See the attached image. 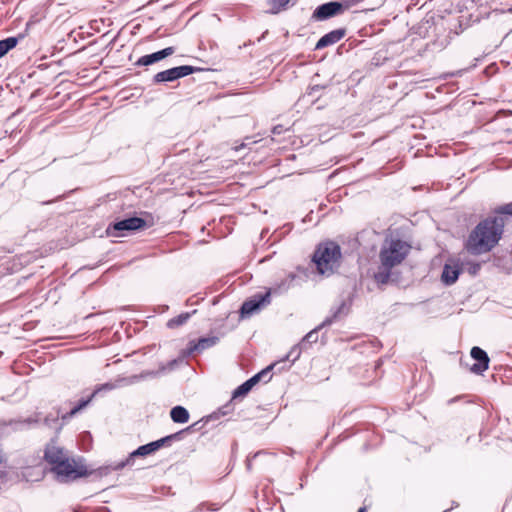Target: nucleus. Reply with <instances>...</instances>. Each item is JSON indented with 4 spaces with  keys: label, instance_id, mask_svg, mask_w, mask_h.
Returning a JSON list of instances; mask_svg holds the SVG:
<instances>
[{
    "label": "nucleus",
    "instance_id": "f257e3e1",
    "mask_svg": "<svg viewBox=\"0 0 512 512\" xmlns=\"http://www.w3.org/2000/svg\"><path fill=\"white\" fill-rule=\"evenodd\" d=\"M503 215L512 216V202L496 208L494 215L484 218L472 229L464 244L470 254H485L498 245L504 234L505 218Z\"/></svg>",
    "mask_w": 512,
    "mask_h": 512
},
{
    "label": "nucleus",
    "instance_id": "f03ea898",
    "mask_svg": "<svg viewBox=\"0 0 512 512\" xmlns=\"http://www.w3.org/2000/svg\"><path fill=\"white\" fill-rule=\"evenodd\" d=\"M44 460L51 466V471L62 482L74 481L92 473L85 465L83 458H72L62 447L54 442L47 444Z\"/></svg>",
    "mask_w": 512,
    "mask_h": 512
},
{
    "label": "nucleus",
    "instance_id": "7ed1b4c3",
    "mask_svg": "<svg viewBox=\"0 0 512 512\" xmlns=\"http://www.w3.org/2000/svg\"><path fill=\"white\" fill-rule=\"evenodd\" d=\"M341 257L340 246L334 241H326L317 245L312 261L319 274L330 276L340 267Z\"/></svg>",
    "mask_w": 512,
    "mask_h": 512
},
{
    "label": "nucleus",
    "instance_id": "20e7f679",
    "mask_svg": "<svg viewBox=\"0 0 512 512\" xmlns=\"http://www.w3.org/2000/svg\"><path fill=\"white\" fill-rule=\"evenodd\" d=\"M411 246L400 239H391L382 246L379 257L382 266L395 267L402 263L410 252Z\"/></svg>",
    "mask_w": 512,
    "mask_h": 512
},
{
    "label": "nucleus",
    "instance_id": "39448f33",
    "mask_svg": "<svg viewBox=\"0 0 512 512\" xmlns=\"http://www.w3.org/2000/svg\"><path fill=\"white\" fill-rule=\"evenodd\" d=\"M146 226V221L141 217H130L119 220L107 227V234L113 237L125 236L128 232L140 230Z\"/></svg>",
    "mask_w": 512,
    "mask_h": 512
},
{
    "label": "nucleus",
    "instance_id": "423d86ee",
    "mask_svg": "<svg viewBox=\"0 0 512 512\" xmlns=\"http://www.w3.org/2000/svg\"><path fill=\"white\" fill-rule=\"evenodd\" d=\"M350 7L347 1H331L319 5L312 13L313 21H325L332 17L343 14Z\"/></svg>",
    "mask_w": 512,
    "mask_h": 512
},
{
    "label": "nucleus",
    "instance_id": "0eeeda50",
    "mask_svg": "<svg viewBox=\"0 0 512 512\" xmlns=\"http://www.w3.org/2000/svg\"><path fill=\"white\" fill-rule=\"evenodd\" d=\"M198 70H200V69L197 67H194V66H190V65H182V66L173 67V68L156 73L153 77V82L154 83L173 82L182 77H186Z\"/></svg>",
    "mask_w": 512,
    "mask_h": 512
},
{
    "label": "nucleus",
    "instance_id": "6e6552de",
    "mask_svg": "<svg viewBox=\"0 0 512 512\" xmlns=\"http://www.w3.org/2000/svg\"><path fill=\"white\" fill-rule=\"evenodd\" d=\"M271 291H267L264 294H256L251 299L245 301L240 309L242 316H250L254 312L258 311L261 307L270 303Z\"/></svg>",
    "mask_w": 512,
    "mask_h": 512
},
{
    "label": "nucleus",
    "instance_id": "1a4fd4ad",
    "mask_svg": "<svg viewBox=\"0 0 512 512\" xmlns=\"http://www.w3.org/2000/svg\"><path fill=\"white\" fill-rule=\"evenodd\" d=\"M470 355L475 363L470 367V371L477 375H482L489 367V356L482 348L475 346L471 349Z\"/></svg>",
    "mask_w": 512,
    "mask_h": 512
},
{
    "label": "nucleus",
    "instance_id": "9d476101",
    "mask_svg": "<svg viewBox=\"0 0 512 512\" xmlns=\"http://www.w3.org/2000/svg\"><path fill=\"white\" fill-rule=\"evenodd\" d=\"M157 450H158V447H157L155 441L150 442L145 445H142V446L138 447L135 451L130 453L129 456L126 458V460L118 462L114 466V470H120L126 466H131L133 464L134 458L136 456H146V455H149Z\"/></svg>",
    "mask_w": 512,
    "mask_h": 512
},
{
    "label": "nucleus",
    "instance_id": "9b49d317",
    "mask_svg": "<svg viewBox=\"0 0 512 512\" xmlns=\"http://www.w3.org/2000/svg\"><path fill=\"white\" fill-rule=\"evenodd\" d=\"M347 33L346 28H338L323 35L316 43L315 50H321L325 47L332 46L342 40Z\"/></svg>",
    "mask_w": 512,
    "mask_h": 512
},
{
    "label": "nucleus",
    "instance_id": "f8f14e48",
    "mask_svg": "<svg viewBox=\"0 0 512 512\" xmlns=\"http://www.w3.org/2000/svg\"><path fill=\"white\" fill-rule=\"evenodd\" d=\"M175 52V48L170 46L166 47L160 51L154 52L152 54H147L142 57H140L135 65L136 66H149L152 65L158 61L163 60L164 58L172 55Z\"/></svg>",
    "mask_w": 512,
    "mask_h": 512
},
{
    "label": "nucleus",
    "instance_id": "ddd939ff",
    "mask_svg": "<svg viewBox=\"0 0 512 512\" xmlns=\"http://www.w3.org/2000/svg\"><path fill=\"white\" fill-rule=\"evenodd\" d=\"M219 341L217 336L201 337L197 341H190L188 343V354L202 353L206 349L215 346Z\"/></svg>",
    "mask_w": 512,
    "mask_h": 512
},
{
    "label": "nucleus",
    "instance_id": "4468645a",
    "mask_svg": "<svg viewBox=\"0 0 512 512\" xmlns=\"http://www.w3.org/2000/svg\"><path fill=\"white\" fill-rule=\"evenodd\" d=\"M345 304L342 303L330 317H327L319 326H317L315 329L311 330L309 333L305 335L303 338V342L308 343H315L318 340V331L322 329L325 326L331 325L340 315L342 312V309L344 308Z\"/></svg>",
    "mask_w": 512,
    "mask_h": 512
},
{
    "label": "nucleus",
    "instance_id": "2eb2a0df",
    "mask_svg": "<svg viewBox=\"0 0 512 512\" xmlns=\"http://www.w3.org/2000/svg\"><path fill=\"white\" fill-rule=\"evenodd\" d=\"M198 423H193L192 425L186 427L185 429H182L176 433H173V434H170L168 436H165L161 439H158L155 441L158 449H160L161 447L165 446V445H170V443L172 441H180L183 439V436L184 434L186 433H189V432H193L196 430V426H197Z\"/></svg>",
    "mask_w": 512,
    "mask_h": 512
},
{
    "label": "nucleus",
    "instance_id": "dca6fc26",
    "mask_svg": "<svg viewBox=\"0 0 512 512\" xmlns=\"http://www.w3.org/2000/svg\"><path fill=\"white\" fill-rule=\"evenodd\" d=\"M460 273L461 269L458 264H445L443 267L441 280L445 285L450 286L458 280Z\"/></svg>",
    "mask_w": 512,
    "mask_h": 512
},
{
    "label": "nucleus",
    "instance_id": "f3484780",
    "mask_svg": "<svg viewBox=\"0 0 512 512\" xmlns=\"http://www.w3.org/2000/svg\"><path fill=\"white\" fill-rule=\"evenodd\" d=\"M170 417L173 422L184 424L189 421L190 415L185 407L178 405L171 409Z\"/></svg>",
    "mask_w": 512,
    "mask_h": 512
},
{
    "label": "nucleus",
    "instance_id": "a211bd4d",
    "mask_svg": "<svg viewBox=\"0 0 512 512\" xmlns=\"http://www.w3.org/2000/svg\"><path fill=\"white\" fill-rule=\"evenodd\" d=\"M190 317H191V313H189V312L181 313L180 315L169 319L167 322V327L170 329L178 328V327L182 326L183 324H185Z\"/></svg>",
    "mask_w": 512,
    "mask_h": 512
},
{
    "label": "nucleus",
    "instance_id": "6ab92c4d",
    "mask_svg": "<svg viewBox=\"0 0 512 512\" xmlns=\"http://www.w3.org/2000/svg\"><path fill=\"white\" fill-rule=\"evenodd\" d=\"M17 44V37H8L6 39L0 40V58L8 53L11 49H13Z\"/></svg>",
    "mask_w": 512,
    "mask_h": 512
},
{
    "label": "nucleus",
    "instance_id": "aec40b11",
    "mask_svg": "<svg viewBox=\"0 0 512 512\" xmlns=\"http://www.w3.org/2000/svg\"><path fill=\"white\" fill-rule=\"evenodd\" d=\"M393 267H386V266H380L379 271L375 273V280L377 283L385 284L388 282L390 276H391V269Z\"/></svg>",
    "mask_w": 512,
    "mask_h": 512
},
{
    "label": "nucleus",
    "instance_id": "412c9836",
    "mask_svg": "<svg viewBox=\"0 0 512 512\" xmlns=\"http://www.w3.org/2000/svg\"><path fill=\"white\" fill-rule=\"evenodd\" d=\"M93 398L94 397H91L90 395L87 399H81L75 407H73L66 415L63 416V419L76 415L80 410L85 408Z\"/></svg>",
    "mask_w": 512,
    "mask_h": 512
},
{
    "label": "nucleus",
    "instance_id": "4be33fe9",
    "mask_svg": "<svg viewBox=\"0 0 512 512\" xmlns=\"http://www.w3.org/2000/svg\"><path fill=\"white\" fill-rule=\"evenodd\" d=\"M119 385L115 384V383H111V382H107V383H104V384H101V385H98L93 393L91 394V397H95L97 394L101 393V392H108V391H112L114 390L116 387H118Z\"/></svg>",
    "mask_w": 512,
    "mask_h": 512
},
{
    "label": "nucleus",
    "instance_id": "5701e85b",
    "mask_svg": "<svg viewBox=\"0 0 512 512\" xmlns=\"http://www.w3.org/2000/svg\"><path fill=\"white\" fill-rule=\"evenodd\" d=\"M289 0H269L271 5L270 12L273 14L279 13L288 4Z\"/></svg>",
    "mask_w": 512,
    "mask_h": 512
},
{
    "label": "nucleus",
    "instance_id": "b1692460",
    "mask_svg": "<svg viewBox=\"0 0 512 512\" xmlns=\"http://www.w3.org/2000/svg\"><path fill=\"white\" fill-rule=\"evenodd\" d=\"M301 355V345H295L293 346L288 354L285 357L284 361H290L291 364L294 363Z\"/></svg>",
    "mask_w": 512,
    "mask_h": 512
},
{
    "label": "nucleus",
    "instance_id": "393cba45",
    "mask_svg": "<svg viewBox=\"0 0 512 512\" xmlns=\"http://www.w3.org/2000/svg\"><path fill=\"white\" fill-rule=\"evenodd\" d=\"M278 364H279V362L272 363L269 366H267L266 368H264L262 371H260L259 373L252 376L251 378L253 379L254 384L256 385L259 381H261L263 379V374H269L270 371L273 370Z\"/></svg>",
    "mask_w": 512,
    "mask_h": 512
},
{
    "label": "nucleus",
    "instance_id": "a878e982",
    "mask_svg": "<svg viewBox=\"0 0 512 512\" xmlns=\"http://www.w3.org/2000/svg\"><path fill=\"white\" fill-rule=\"evenodd\" d=\"M296 278L295 274L293 273H290L279 285L277 288L274 289V291H279V292H282V291H286L289 287H290V284L294 281V279Z\"/></svg>",
    "mask_w": 512,
    "mask_h": 512
},
{
    "label": "nucleus",
    "instance_id": "bb28decb",
    "mask_svg": "<svg viewBox=\"0 0 512 512\" xmlns=\"http://www.w3.org/2000/svg\"><path fill=\"white\" fill-rule=\"evenodd\" d=\"M325 89L323 85H313L308 88L306 95L318 99L321 96V92Z\"/></svg>",
    "mask_w": 512,
    "mask_h": 512
},
{
    "label": "nucleus",
    "instance_id": "cd10ccee",
    "mask_svg": "<svg viewBox=\"0 0 512 512\" xmlns=\"http://www.w3.org/2000/svg\"><path fill=\"white\" fill-rule=\"evenodd\" d=\"M250 390L245 386L244 383H242L240 386H238L232 394V399H236L238 397L245 396Z\"/></svg>",
    "mask_w": 512,
    "mask_h": 512
},
{
    "label": "nucleus",
    "instance_id": "c85d7f7f",
    "mask_svg": "<svg viewBox=\"0 0 512 512\" xmlns=\"http://www.w3.org/2000/svg\"><path fill=\"white\" fill-rule=\"evenodd\" d=\"M481 265L479 263H469L468 271L472 275H476L478 271L480 270Z\"/></svg>",
    "mask_w": 512,
    "mask_h": 512
},
{
    "label": "nucleus",
    "instance_id": "c756f323",
    "mask_svg": "<svg viewBox=\"0 0 512 512\" xmlns=\"http://www.w3.org/2000/svg\"><path fill=\"white\" fill-rule=\"evenodd\" d=\"M232 410H233L232 404L228 403L219 409V413H221L222 415H226Z\"/></svg>",
    "mask_w": 512,
    "mask_h": 512
},
{
    "label": "nucleus",
    "instance_id": "7c9ffc66",
    "mask_svg": "<svg viewBox=\"0 0 512 512\" xmlns=\"http://www.w3.org/2000/svg\"><path fill=\"white\" fill-rule=\"evenodd\" d=\"M244 384L249 390H251L255 385L252 378H249L247 381L244 382Z\"/></svg>",
    "mask_w": 512,
    "mask_h": 512
},
{
    "label": "nucleus",
    "instance_id": "2f4dec72",
    "mask_svg": "<svg viewBox=\"0 0 512 512\" xmlns=\"http://www.w3.org/2000/svg\"><path fill=\"white\" fill-rule=\"evenodd\" d=\"M244 384L249 390H251L255 385L252 378H249L247 381L244 382Z\"/></svg>",
    "mask_w": 512,
    "mask_h": 512
},
{
    "label": "nucleus",
    "instance_id": "473e14b6",
    "mask_svg": "<svg viewBox=\"0 0 512 512\" xmlns=\"http://www.w3.org/2000/svg\"><path fill=\"white\" fill-rule=\"evenodd\" d=\"M281 131H282V126H280V125H279V126H275V127L273 128V131H272V132H273V134H280V133H281Z\"/></svg>",
    "mask_w": 512,
    "mask_h": 512
},
{
    "label": "nucleus",
    "instance_id": "72a5a7b5",
    "mask_svg": "<svg viewBox=\"0 0 512 512\" xmlns=\"http://www.w3.org/2000/svg\"><path fill=\"white\" fill-rule=\"evenodd\" d=\"M24 422H25V423H28V424H31V423H37V422H38V420H37V419H34V418L29 417V418L25 419V420H24Z\"/></svg>",
    "mask_w": 512,
    "mask_h": 512
},
{
    "label": "nucleus",
    "instance_id": "f704fd0d",
    "mask_svg": "<svg viewBox=\"0 0 512 512\" xmlns=\"http://www.w3.org/2000/svg\"><path fill=\"white\" fill-rule=\"evenodd\" d=\"M357 512H367V509L366 507H361Z\"/></svg>",
    "mask_w": 512,
    "mask_h": 512
},
{
    "label": "nucleus",
    "instance_id": "c9c22d12",
    "mask_svg": "<svg viewBox=\"0 0 512 512\" xmlns=\"http://www.w3.org/2000/svg\"><path fill=\"white\" fill-rule=\"evenodd\" d=\"M44 421H45L46 425H49V421H50L49 417H46Z\"/></svg>",
    "mask_w": 512,
    "mask_h": 512
},
{
    "label": "nucleus",
    "instance_id": "e433bc0d",
    "mask_svg": "<svg viewBox=\"0 0 512 512\" xmlns=\"http://www.w3.org/2000/svg\"><path fill=\"white\" fill-rule=\"evenodd\" d=\"M269 380H271V376H269V377L265 380V382H268Z\"/></svg>",
    "mask_w": 512,
    "mask_h": 512
}]
</instances>
